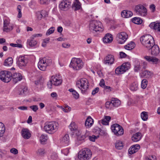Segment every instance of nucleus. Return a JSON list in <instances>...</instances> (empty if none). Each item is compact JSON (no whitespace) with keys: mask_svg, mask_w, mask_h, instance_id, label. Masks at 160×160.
Instances as JSON below:
<instances>
[{"mask_svg":"<svg viewBox=\"0 0 160 160\" xmlns=\"http://www.w3.org/2000/svg\"><path fill=\"white\" fill-rule=\"evenodd\" d=\"M140 40L142 45L148 49H151L155 44L153 38L150 34L142 36L140 37Z\"/></svg>","mask_w":160,"mask_h":160,"instance_id":"obj_1","label":"nucleus"},{"mask_svg":"<svg viewBox=\"0 0 160 160\" xmlns=\"http://www.w3.org/2000/svg\"><path fill=\"white\" fill-rule=\"evenodd\" d=\"M89 29L91 33H94L102 32L104 30V28L100 22L93 20L90 22Z\"/></svg>","mask_w":160,"mask_h":160,"instance_id":"obj_2","label":"nucleus"},{"mask_svg":"<svg viewBox=\"0 0 160 160\" xmlns=\"http://www.w3.org/2000/svg\"><path fill=\"white\" fill-rule=\"evenodd\" d=\"M76 84L81 90L82 92L86 94L89 85L88 80L85 78H82L77 82Z\"/></svg>","mask_w":160,"mask_h":160,"instance_id":"obj_3","label":"nucleus"},{"mask_svg":"<svg viewBox=\"0 0 160 160\" xmlns=\"http://www.w3.org/2000/svg\"><path fill=\"white\" fill-rule=\"evenodd\" d=\"M52 62V60L51 59L44 58L39 60L38 63V66L40 70L45 71L46 67L50 65Z\"/></svg>","mask_w":160,"mask_h":160,"instance_id":"obj_4","label":"nucleus"},{"mask_svg":"<svg viewBox=\"0 0 160 160\" xmlns=\"http://www.w3.org/2000/svg\"><path fill=\"white\" fill-rule=\"evenodd\" d=\"M91 156L92 152L90 150L84 148L79 152L78 158L80 160H88Z\"/></svg>","mask_w":160,"mask_h":160,"instance_id":"obj_5","label":"nucleus"},{"mask_svg":"<svg viewBox=\"0 0 160 160\" xmlns=\"http://www.w3.org/2000/svg\"><path fill=\"white\" fill-rule=\"evenodd\" d=\"M58 123L55 122H49L46 124L44 129L47 132L51 133L55 132L57 129Z\"/></svg>","mask_w":160,"mask_h":160,"instance_id":"obj_6","label":"nucleus"},{"mask_svg":"<svg viewBox=\"0 0 160 160\" xmlns=\"http://www.w3.org/2000/svg\"><path fill=\"white\" fill-rule=\"evenodd\" d=\"M70 65L74 69L78 70L83 67V62L80 58H74L72 59Z\"/></svg>","mask_w":160,"mask_h":160,"instance_id":"obj_7","label":"nucleus"},{"mask_svg":"<svg viewBox=\"0 0 160 160\" xmlns=\"http://www.w3.org/2000/svg\"><path fill=\"white\" fill-rule=\"evenodd\" d=\"M62 83V80L59 76H52L51 77L50 81L47 83V85L50 89L52 88V85L55 86H58L60 85Z\"/></svg>","mask_w":160,"mask_h":160,"instance_id":"obj_8","label":"nucleus"},{"mask_svg":"<svg viewBox=\"0 0 160 160\" xmlns=\"http://www.w3.org/2000/svg\"><path fill=\"white\" fill-rule=\"evenodd\" d=\"M12 73L8 71H2L0 72V79L5 82H8L11 80Z\"/></svg>","mask_w":160,"mask_h":160,"instance_id":"obj_9","label":"nucleus"},{"mask_svg":"<svg viewBox=\"0 0 160 160\" xmlns=\"http://www.w3.org/2000/svg\"><path fill=\"white\" fill-rule=\"evenodd\" d=\"M134 11L138 15L145 16L147 15V9L142 4L136 5L134 8Z\"/></svg>","mask_w":160,"mask_h":160,"instance_id":"obj_10","label":"nucleus"},{"mask_svg":"<svg viewBox=\"0 0 160 160\" xmlns=\"http://www.w3.org/2000/svg\"><path fill=\"white\" fill-rule=\"evenodd\" d=\"M111 129L112 132L117 136L122 135L124 133L122 128L118 124L116 123L112 125Z\"/></svg>","mask_w":160,"mask_h":160,"instance_id":"obj_11","label":"nucleus"},{"mask_svg":"<svg viewBox=\"0 0 160 160\" xmlns=\"http://www.w3.org/2000/svg\"><path fill=\"white\" fill-rule=\"evenodd\" d=\"M130 68L128 63L123 64L121 66L117 68L115 70L117 74H122Z\"/></svg>","mask_w":160,"mask_h":160,"instance_id":"obj_12","label":"nucleus"},{"mask_svg":"<svg viewBox=\"0 0 160 160\" xmlns=\"http://www.w3.org/2000/svg\"><path fill=\"white\" fill-rule=\"evenodd\" d=\"M28 62V58L23 56H19L18 59L17 64L20 68L25 67Z\"/></svg>","mask_w":160,"mask_h":160,"instance_id":"obj_13","label":"nucleus"},{"mask_svg":"<svg viewBox=\"0 0 160 160\" xmlns=\"http://www.w3.org/2000/svg\"><path fill=\"white\" fill-rule=\"evenodd\" d=\"M89 132L86 131V132L82 134H80L78 135L77 140L76 141V144L78 146L85 141V139L88 137Z\"/></svg>","mask_w":160,"mask_h":160,"instance_id":"obj_14","label":"nucleus"},{"mask_svg":"<svg viewBox=\"0 0 160 160\" xmlns=\"http://www.w3.org/2000/svg\"><path fill=\"white\" fill-rule=\"evenodd\" d=\"M118 38L117 40L118 43L122 44L124 43L128 38V35L125 32L119 33L117 35Z\"/></svg>","mask_w":160,"mask_h":160,"instance_id":"obj_15","label":"nucleus"},{"mask_svg":"<svg viewBox=\"0 0 160 160\" xmlns=\"http://www.w3.org/2000/svg\"><path fill=\"white\" fill-rule=\"evenodd\" d=\"M13 26L10 24V20L9 19H5L3 20V31L8 32L12 30Z\"/></svg>","mask_w":160,"mask_h":160,"instance_id":"obj_16","label":"nucleus"},{"mask_svg":"<svg viewBox=\"0 0 160 160\" xmlns=\"http://www.w3.org/2000/svg\"><path fill=\"white\" fill-rule=\"evenodd\" d=\"M71 2L68 0H63L59 4V7L62 10H67L70 7Z\"/></svg>","mask_w":160,"mask_h":160,"instance_id":"obj_17","label":"nucleus"},{"mask_svg":"<svg viewBox=\"0 0 160 160\" xmlns=\"http://www.w3.org/2000/svg\"><path fill=\"white\" fill-rule=\"evenodd\" d=\"M114 56L111 54H109L104 58L103 62L105 64L111 65L114 63Z\"/></svg>","mask_w":160,"mask_h":160,"instance_id":"obj_18","label":"nucleus"},{"mask_svg":"<svg viewBox=\"0 0 160 160\" xmlns=\"http://www.w3.org/2000/svg\"><path fill=\"white\" fill-rule=\"evenodd\" d=\"M149 27L152 29H154L156 32L160 34V23L155 22H151Z\"/></svg>","mask_w":160,"mask_h":160,"instance_id":"obj_19","label":"nucleus"},{"mask_svg":"<svg viewBox=\"0 0 160 160\" xmlns=\"http://www.w3.org/2000/svg\"><path fill=\"white\" fill-rule=\"evenodd\" d=\"M22 78V76L20 73H15L13 75L12 74L11 79L14 83H16L18 81H21Z\"/></svg>","mask_w":160,"mask_h":160,"instance_id":"obj_20","label":"nucleus"},{"mask_svg":"<svg viewBox=\"0 0 160 160\" xmlns=\"http://www.w3.org/2000/svg\"><path fill=\"white\" fill-rule=\"evenodd\" d=\"M22 136L25 139H28L31 137V134L27 128H23L21 131Z\"/></svg>","mask_w":160,"mask_h":160,"instance_id":"obj_21","label":"nucleus"},{"mask_svg":"<svg viewBox=\"0 0 160 160\" xmlns=\"http://www.w3.org/2000/svg\"><path fill=\"white\" fill-rule=\"evenodd\" d=\"M151 54L152 55L156 56L159 53V48L157 45L154 44L153 46L151 47Z\"/></svg>","mask_w":160,"mask_h":160,"instance_id":"obj_22","label":"nucleus"},{"mask_svg":"<svg viewBox=\"0 0 160 160\" xmlns=\"http://www.w3.org/2000/svg\"><path fill=\"white\" fill-rule=\"evenodd\" d=\"M140 146L138 144H136L131 146L128 150L129 154H132L136 152L140 149Z\"/></svg>","mask_w":160,"mask_h":160,"instance_id":"obj_23","label":"nucleus"},{"mask_svg":"<svg viewBox=\"0 0 160 160\" xmlns=\"http://www.w3.org/2000/svg\"><path fill=\"white\" fill-rule=\"evenodd\" d=\"M113 40L112 35L108 33L103 39V42L105 43H109L111 42Z\"/></svg>","mask_w":160,"mask_h":160,"instance_id":"obj_24","label":"nucleus"},{"mask_svg":"<svg viewBox=\"0 0 160 160\" xmlns=\"http://www.w3.org/2000/svg\"><path fill=\"white\" fill-rule=\"evenodd\" d=\"M144 58L148 62H152L155 64L157 63L159 61V59L158 58L150 56H145L144 57Z\"/></svg>","mask_w":160,"mask_h":160,"instance_id":"obj_25","label":"nucleus"},{"mask_svg":"<svg viewBox=\"0 0 160 160\" xmlns=\"http://www.w3.org/2000/svg\"><path fill=\"white\" fill-rule=\"evenodd\" d=\"M69 142V138L68 134H65L61 139V142L64 145H68Z\"/></svg>","mask_w":160,"mask_h":160,"instance_id":"obj_26","label":"nucleus"},{"mask_svg":"<svg viewBox=\"0 0 160 160\" xmlns=\"http://www.w3.org/2000/svg\"><path fill=\"white\" fill-rule=\"evenodd\" d=\"M142 137V133L139 132H138L133 135L132 137V139L133 141L136 142L140 140Z\"/></svg>","mask_w":160,"mask_h":160,"instance_id":"obj_27","label":"nucleus"},{"mask_svg":"<svg viewBox=\"0 0 160 160\" xmlns=\"http://www.w3.org/2000/svg\"><path fill=\"white\" fill-rule=\"evenodd\" d=\"M121 16L124 18H128L131 17L133 13L130 11L125 10L122 11L121 12Z\"/></svg>","mask_w":160,"mask_h":160,"instance_id":"obj_28","label":"nucleus"},{"mask_svg":"<svg viewBox=\"0 0 160 160\" xmlns=\"http://www.w3.org/2000/svg\"><path fill=\"white\" fill-rule=\"evenodd\" d=\"M153 75L152 72L147 70L144 71L141 73V76L147 78H150Z\"/></svg>","mask_w":160,"mask_h":160,"instance_id":"obj_29","label":"nucleus"},{"mask_svg":"<svg viewBox=\"0 0 160 160\" xmlns=\"http://www.w3.org/2000/svg\"><path fill=\"white\" fill-rule=\"evenodd\" d=\"M72 8L75 11L81 8V4L78 0H76L72 5Z\"/></svg>","mask_w":160,"mask_h":160,"instance_id":"obj_30","label":"nucleus"},{"mask_svg":"<svg viewBox=\"0 0 160 160\" xmlns=\"http://www.w3.org/2000/svg\"><path fill=\"white\" fill-rule=\"evenodd\" d=\"M93 120L90 117H89L86 120L85 125L87 128H89L93 124Z\"/></svg>","mask_w":160,"mask_h":160,"instance_id":"obj_31","label":"nucleus"},{"mask_svg":"<svg viewBox=\"0 0 160 160\" xmlns=\"http://www.w3.org/2000/svg\"><path fill=\"white\" fill-rule=\"evenodd\" d=\"M111 103H112L113 107H117L121 104L120 101L117 98H113L111 99Z\"/></svg>","mask_w":160,"mask_h":160,"instance_id":"obj_32","label":"nucleus"},{"mask_svg":"<svg viewBox=\"0 0 160 160\" xmlns=\"http://www.w3.org/2000/svg\"><path fill=\"white\" fill-rule=\"evenodd\" d=\"M13 63V59L12 58L9 57L6 59L4 62V65L7 66H11Z\"/></svg>","mask_w":160,"mask_h":160,"instance_id":"obj_33","label":"nucleus"},{"mask_svg":"<svg viewBox=\"0 0 160 160\" xmlns=\"http://www.w3.org/2000/svg\"><path fill=\"white\" fill-rule=\"evenodd\" d=\"M27 42L31 47H33L36 45L37 43V41L34 40V38L33 39L31 37L30 39L28 40Z\"/></svg>","mask_w":160,"mask_h":160,"instance_id":"obj_34","label":"nucleus"},{"mask_svg":"<svg viewBox=\"0 0 160 160\" xmlns=\"http://www.w3.org/2000/svg\"><path fill=\"white\" fill-rule=\"evenodd\" d=\"M111 119L109 116H105L104 118L102 120V123L104 125H108L109 124V122Z\"/></svg>","mask_w":160,"mask_h":160,"instance_id":"obj_35","label":"nucleus"},{"mask_svg":"<svg viewBox=\"0 0 160 160\" xmlns=\"http://www.w3.org/2000/svg\"><path fill=\"white\" fill-rule=\"evenodd\" d=\"M5 130L4 125L0 122V137L3 136Z\"/></svg>","mask_w":160,"mask_h":160,"instance_id":"obj_36","label":"nucleus"},{"mask_svg":"<svg viewBox=\"0 0 160 160\" xmlns=\"http://www.w3.org/2000/svg\"><path fill=\"white\" fill-rule=\"evenodd\" d=\"M132 21L133 22L137 24H141L142 22V20L140 18L137 17L133 18Z\"/></svg>","mask_w":160,"mask_h":160,"instance_id":"obj_37","label":"nucleus"},{"mask_svg":"<svg viewBox=\"0 0 160 160\" xmlns=\"http://www.w3.org/2000/svg\"><path fill=\"white\" fill-rule=\"evenodd\" d=\"M68 91L72 93V94L73 95V97L76 99H77L79 98V94L75 90L72 88L69 89Z\"/></svg>","mask_w":160,"mask_h":160,"instance_id":"obj_38","label":"nucleus"},{"mask_svg":"<svg viewBox=\"0 0 160 160\" xmlns=\"http://www.w3.org/2000/svg\"><path fill=\"white\" fill-rule=\"evenodd\" d=\"M115 147L118 149L120 150L123 147V144L122 142L118 141L115 143Z\"/></svg>","mask_w":160,"mask_h":160,"instance_id":"obj_39","label":"nucleus"},{"mask_svg":"<svg viewBox=\"0 0 160 160\" xmlns=\"http://www.w3.org/2000/svg\"><path fill=\"white\" fill-rule=\"evenodd\" d=\"M134 43L133 42H131L130 43L125 46L124 48L128 50H132L134 48Z\"/></svg>","mask_w":160,"mask_h":160,"instance_id":"obj_40","label":"nucleus"},{"mask_svg":"<svg viewBox=\"0 0 160 160\" xmlns=\"http://www.w3.org/2000/svg\"><path fill=\"white\" fill-rule=\"evenodd\" d=\"M130 88L132 91H136L138 88V84L135 82L132 83L130 86Z\"/></svg>","mask_w":160,"mask_h":160,"instance_id":"obj_41","label":"nucleus"},{"mask_svg":"<svg viewBox=\"0 0 160 160\" xmlns=\"http://www.w3.org/2000/svg\"><path fill=\"white\" fill-rule=\"evenodd\" d=\"M141 117L142 120L144 121H146L148 119V117L147 113L145 112H142L141 113Z\"/></svg>","mask_w":160,"mask_h":160,"instance_id":"obj_42","label":"nucleus"},{"mask_svg":"<svg viewBox=\"0 0 160 160\" xmlns=\"http://www.w3.org/2000/svg\"><path fill=\"white\" fill-rule=\"evenodd\" d=\"M36 153L38 155L42 156L45 153L44 149L42 148H40L38 149Z\"/></svg>","mask_w":160,"mask_h":160,"instance_id":"obj_43","label":"nucleus"},{"mask_svg":"<svg viewBox=\"0 0 160 160\" xmlns=\"http://www.w3.org/2000/svg\"><path fill=\"white\" fill-rule=\"evenodd\" d=\"M69 128L72 131H75L77 129V126L74 122H72L69 126Z\"/></svg>","mask_w":160,"mask_h":160,"instance_id":"obj_44","label":"nucleus"},{"mask_svg":"<svg viewBox=\"0 0 160 160\" xmlns=\"http://www.w3.org/2000/svg\"><path fill=\"white\" fill-rule=\"evenodd\" d=\"M48 138V137L47 135H42L40 137V140L41 143L42 144H44V142L46 141Z\"/></svg>","mask_w":160,"mask_h":160,"instance_id":"obj_45","label":"nucleus"},{"mask_svg":"<svg viewBox=\"0 0 160 160\" xmlns=\"http://www.w3.org/2000/svg\"><path fill=\"white\" fill-rule=\"evenodd\" d=\"M106 107L109 109H112L113 108L112 103H111V101H107L105 103Z\"/></svg>","mask_w":160,"mask_h":160,"instance_id":"obj_46","label":"nucleus"},{"mask_svg":"<svg viewBox=\"0 0 160 160\" xmlns=\"http://www.w3.org/2000/svg\"><path fill=\"white\" fill-rule=\"evenodd\" d=\"M148 81L146 79H143L142 80L141 82V87L143 89L145 88L147 85Z\"/></svg>","mask_w":160,"mask_h":160,"instance_id":"obj_47","label":"nucleus"},{"mask_svg":"<svg viewBox=\"0 0 160 160\" xmlns=\"http://www.w3.org/2000/svg\"><path fill=\"white\" fill-rule=\"evenodd\" d=\"M28 93V88L27 87H24L22 88L20 91V94L24 96Z\"/></svg>","mask_w":160,"mask_h":160,"instance_id":"obj_48","label":"nucleus"},{"mask_svg":"<svg viewBox=\"0 0 160 160\" xmlns=\"http://www.w3.org/2000/svg\"><path fill=\"white\" fill-rule=\"evenodd\" d=\"M140 63L139 62H137V65H135L134 66V70L135 72H137L138 71L140 70L141 68Z\"/></svg>","mask_w":160,"mask_h":160,"instance_id":"obj_49","label":"nucleus"},{"mask_svg":"<svg viewBox=\"0 0 160 160\" xmlns=\"http://www.w3.org/2000/svg\"><path fill=\"white\" fill-rule=\"evenodd\" d=\"M55 30V28L54 27L50 28L47 32L46 35L47 36L49 35L50 34L52 33Z\"/></svg>","mask_w":160,"mask_h":160,"instance_id":"obj_50","label":"nucleus"},{"mask_svg":"<svg viewBox=\"0 0 160 160\" xmlns=\"http://www.w3.org/2000/svg\"><path fill=\"white\" fill-rule=\"evenodd\" d=\"M60 108L64 112H68L69 111H70L71 109V108L68 106H66L65 108H63L61 106L60 107Z\"/></svg>","mask_w":160,"mask_h":160,"instance_id":"obj_51","label":"nucleus"},{"mask_svg":"<svg viewBox=\"0 0 160 160\" xmlns=\"http://www.w3.org/2000/svg\"><path fill=\"white\" fill-rule=\"evenodd\" d=\"M88 138L89 140L92 142H94L96 139L98 138L99 137V136H96L94 135H93L92 136H88Z\"/></svg>","mask_w":160,"mask_h":160,"instance_id":"obj_52","label":"nucleus"},{"mask_svg":"<svg viewBox=\"0 0 160 160\" xmlns=\"http://www.w3.org/2000/svg\"><path fill=\"white\" fill-rule=\"evenodd\" d=\"M145 160H157L156 157L155 156H149L145 158Z\"/></svg>","mask_w":160,"mask_h":160,"instance_id":"obj_53","label":"nucleus"},{"mask_svg":"<svg viewBox=\"0 0 160 160\" xmlns=\"http://www.w3.org/2000/svg\"><path fill=\"white\" fill-rule=\"evenodd\" d=\"M62 152L65 155H67L69 152V148H67L64 149L62 150Z\"/></svg>","mask_w":160,"mask_h":160,"instance_id":"obj_54","label":"nucleus"},{"mask_svg":"<svg viewBox=\"0 0 160 160\" xmlns=\"http://www.w3.org/2000/svg\"><path fill=\"white\" fill-rule=\"evenodd\" d=\"M21 6L20 5H19L17 7V10L18 12V18H20L22 17V13L21 11Z\"/></svg>","mask_w":160,"mask_h":160,"instance_id":"obj_55","label":"nucleus"},{"mask_svg":"<svg viewBox=\"0 0 160 160\" xmlns=\"http://www.w3.org/2000/svg\"><path fill=\"white\" fill-rule=\"evenodd\" d=\"M30 108L34 112H36L38 109V106L32 105L30 106Z\"/></svg>","mask_w":160,"mask_h":160,"instance_id":"obj_56","label":"nucleus"},{"mask_svg":"<svg viewBox=\"0 0 160 160\" xmlns=\"http://www.w3.org/2000/svg\"><path fill=\"white\" fill-rule=\"evenodd\" d=\"M10 45L13 47H18L19 48H21L22 47V45L20 44H14V43H10Z\"/></svg>","mask_w":160,"mask_h":160,"instance_id":"obj_57","label":"nucleus"},{"mask_svg":"<svg viewBox=\"0 0 160 160\" xmlns=\"http://www.w3.org/2000/svg\"><path fill=\"white\" fill-rule=\"evenodd\" d=\"M42 36V34L41 33H37V34H33L31 36L32 38L33 39L34 38V39L35 38H37L40 37H41Z\"/></svg>","mask_w":160,"mask_h":160,"instance_id":"obj_58","label":"nucleus"},{"mask_svg":"<svg viewBox=\"0 0 160 160\" xmlns=\"http://www.w3.org/2000/svg\"><path fill=\"white\" fill-rule=\"evenodd\" d=\"M40 3L42 4H47L48 3L49 0H38Z\"/></svg>","mask_w":160,"mask_h":160,"instance_id":"obj_59","label":"nucleus"},{"mask_svg":"<svg viewBox=\"0 0 160 160\" xmlns=\"http://www.w3.org/2000/svg\"><path fill=\"white\" fill-rule=\"evenodd\" d=\"M10 152L11 153L14 154H16L18 153V150L14 148H12L10 150Z\"/></svg>","mask_w":160,"mask_h":160,"instance_id":"obj_60","label":"nucleus"},{"mask_svg":"<svg viewBox=\"0 0 160 160\" xmlns=\"http://www.w3.org/2000/svg\"><path fill=\"white\" fill-rule=\"evenodd\" d=\"M99 88L98 87H97L95 88L93 91H92V95H95L96 93H98L99 91Z\"/></svg>","mask_w":160,"mask_h":160,"instance_id":"obj_61","label":"nucleus"},{"mask_svg":"<svg viewBox=\"0 0 160 160\" xmlns=\"http://www.w3.org/2000/svg\"><path fill=\"white\" fill-rule=\"evenodd\" d=\"M40 12H41V14H42V18L45 17L48 15V12L45 10H42L40 11Z\"/></svg>","mask_w":160,"mask_h":160,"instance_id":"obj_62","label":"nucleus"},{"mask_svg":"<svg viewBox=\"0 0 160 160\" xmlns=\"http://www.w3.org/2000/svg\"><path fill=\"white\" fill-rule=\"evenodd\" d=\"M37 17L38 19L41 20L42 18L40 11H38L36 13Z\"/></svg>","mask_w":160,"mask_h":160,"instance_id":"obj_63","label":"nucleus"},{"mask_svg":"<svg viewBox=\"0 0 160 160\" xmlns=\"http://www.w3.org/2000/svg\"><path fill=\"white\" fill-rule=\"evenodd\" d=\"M119 55L121 58H125L127 56L125 53L122 52H120Z\"/></svg>","mask_w":160,"mask_h":160,"instance_id":"obj_64","label":"nucleus"}]
</instances>
